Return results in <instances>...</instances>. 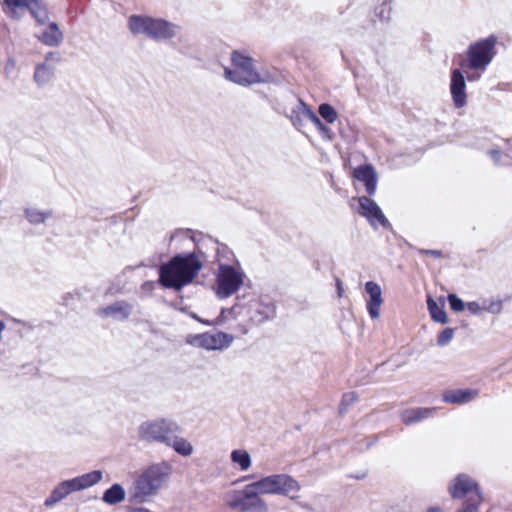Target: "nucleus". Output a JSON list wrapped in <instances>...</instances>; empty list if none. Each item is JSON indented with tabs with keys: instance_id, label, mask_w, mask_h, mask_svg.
I'll use <instances>...</instances> for the list:
<instances>
[{
	"instance_id": "f257e3e1",
	"label": "nucleus",
	"mask_w": 512,
	"mask_h": 512,
	"mask_svg": "<svg viewBox=\"0 0 512 512\" xmlns=\"http://www.w3.org/2000/svg\"><path fill=\"white\" fill-rule=\"evenodd\" d=\"M203 263L193 253H178L166 263L160 265L158 274L159 284L166 289L182 290L193 283Z\"/></svg>"
},
{
	"instance_id": "f03ea898",
	"label": "nucleus",
	"mask_w": 512,
	"mask_h": 512,
	"mask_svg": "<svg viewBox=\"0 0 512 512\" xmlns=\"http://www.w3.org/2000/svg\"><path fill=\"white\" fill-rule=\"evenodd\" d=\"M128 27L134 35H145L155 41L172 39L180 31V27L175 23L143 15H131L128 19Z\"/></svg>"
},
{
	"instance_id": "7ed1b4c3",
	"label": "nucleus",
	"mask_w": 512,
	"mask_h": 512,
	"mask_svg": "<svg viewBox=\"0 0 512 512\" xmlns=\"http://www.w3.org/2000/svg\"><path fill=\"white\" fill-rule=\"evenodd\" d=\"M172 467L167 462H161L149 466L141 473L133 484L130 500L134 503H142L149 496L157 493L165 478L170 475Z\"/></svg>"
},
{
	"instance_id": "20e7f679",
	"label": "nucleus",
	"mask_w": 512,
	"mask_h": 512,
	"mask_svg": "<svg viewBox=\"0 0 512 512\" xmlns=\"http://www.w3.org/2000/svg\"><path fill=\"white\" fill-rule=\"evenodd\" d=\"M233 68L225 69V77L229 81L242 86H250L256 83H268L273 81V76L260 74L253 68L252 59L242 52L234 51L231 55Z\"/></svg>"
},
{
	"instance_id": "39448f33",
	"label": "nucleus",
	"mask_w": 512,
	"mask_h": 512,
	"mask_svg": "<svg viewBox=\"0 0 512 512\" xmlns=\"http://www.w3.org/2000/svg\"><path fill=\"white\" fill-rule=\"evenodd\" d=\"M497 43L498 38L495 35L471 43L465 52V59L460 62V67L463 70H487L497 54Z\"/></svg>"
},
{
	"instance_id": "423d86ee",
	"label": "nucleus",
	"mask_w": 512,
	"mask_h": 512,
	"mask_svg": "<svg viewBox=\"0 0 512 512\" xmlns=\"http://www.w3.org/2000/svg\"><path fill=\"white\" fill-rule=\"evenodd\" d=\"M246 274L239 261L236 264L221 263L215 273V293L219 299L234 295L244 284Z\"/></svg>"
},
{
	"instance_id": "0eeeda50",
	"label": "nucleus",
	"mask_w": 512,
	"mask_h": 512,
	"mask_svg": "<svg viewBox=\"0 0 512 512\" xmlns=\"http://www.w3.org/2000/svg\"><path fill=\"white\" fill-rule=\"evenodd\" d=\"M181 432L180 425L173 419L157 418L142 422L138 427V436L148 443H160L166 445L171 434Z\"/></svg>"
},
{
	"instance_id": "6e6552de",
	"label": "nucleus",
	"mask_w": 512,
	"mask_h": 512,
	"mask_svg": "<svg viewBox=\"0 0 512 512\" xmlns=\"http://www.w3.org/2000/svg\"><path fill=\"white\" fill-rule=\"evenodd\" d=\"M102 478V471L94 470L89 473L77 476L75 478L62 481L58 486L55 487L51 495L45 500V505L47 507H52L53 505L67 497L70 493L92 487L99 483L102 480Z\"/></svg>"
},
{
	"instance_id": "1a4fd4ad",
	"label": "nucleus",
	"mask_w": 512,
	"mask_h": 512,
	"mask_svg": "<svg viewBox=\"0 0 512 512\" xmlns=\"http://www.w3.org/2000/svg\"><path fill=\"white\" fill-rule=\"evenodd\" d=\"M254 482L246 485L242 490L232 491L227 505L238 512H267L268 506L260 496Z\"/></svg>"
},
{
	"instance_id": "9d476101",
	"label": "nucleus",
	"mask_w": 512,
	"mask_h": 512,
	"mask_svg": "<svg viewBox=\"0 0 512 512\" xmlns=\"http://www.w3.org/2000/svg\"><path fill=\"white\" fill-rule=\"evenodd\" d=\"M452 499L474 498L476 502L484 501V494L478 481L467 473H458L447 485Z\"/></svg>"
},
{
	"instance_id": "9b49d317",
	"label": "nucleus",
	"mask_w": 512,
	"mask_h": 512,
	"mask_svg": "<svg viewBox=\"0 0 512 512\" xmlns=\"http://www.w3.org/2000/svg\"><path fill=\"white\" fill-rule=\"evenodd\" d=\"M260 494L289 496L300 490L299 483L288 474H273L254 482Z\"/></svg>"
},
{
	"instance_id": "f8f14e48",
	"label": "nucleus",
	"mask_w": 512,
	"mask_h": 512,
	"mask_svg": "<svg viewBox=\"0 0 512 512\" xmlns=\"http://www.w3.org/2000/svg\"><path fill=\"white\" fill-rule=\"evenodd\" d=\"M231 334L218 331L216 333L189 334L186 343L205 350H222L228 348L233 342Z\"/></svg>"
},
{
	"instance_id": "ddd939ff",
	"label": "nucleus",
	"mask_w": 512,
	"mask_h": 512,
	"mask_svg": "<svg viewBox=\"0 0 512 512\" xmlns=\"http://www.w3.org/2000/svg\"><path fill=\"white\" fill-rule=\"evenodd\" d=\"M358 204V213L366 218L373 228H377L379 225L384 228L391 226L378 204L370 197H358Z\"/></svg>"
},
{
	"instance_id": "4468645a",
	"label": "nucleus",
	"mask_w": 512,
	"mask_h": 512,
	"mask_svg": "<svg viewBox=\"0 0 512 512\" xmlns=\"http://www.w3.org/2000/svg\"><path fill=\"white\" fill-rule=\"evenodd\" d=\"M34 36L48 47H58L64 40V34L56 22L34 27Z\"/></svg>"
},
{
	"instance_id": "2eb2a0df",
	"label": "nucleus",
	"mask_w": 512,
	"mask_h": 512,
	"mask_svg": "<svg viewBox=\"0 0 512 512\" xmlns=\"http://www.w3.org/2000/svg\"><path fill=\"white\" fill-rule=\"evenodd\" d=\"M59 61L60 55L58 52H48L45 57V62L36 66L34 71V81L39 86H45L50 83L54 77L55 67Z\"/></svg>"
},
{
	"instance_id": "dca6fc26",
	"label": "nucleus",
	"mask_w": 512,
	"mask_h": 512,
	"mask_svg": "<svg viewBox=\"0 0 512 512\" xmlns=\"http://www.w3.org/2000/svg\"><path fill=\"white\" fill-rule=\"evenodd\" d=\"M450 78L452 100L457 108H462L467 103L466 80L462 68L453 69Z\"/></svg>"
},
{
	"instance_id": "f3484780",
	"label": "nucleus",
	"mask_w": 512,
	"mask_h": 512,
	"mask_svg": "<svg viewBox=\"0 0 512 512\" xmlns=\"http://www.w3.org/2000/svg\"><path fill=\"white\" fill-rule=\"evenodd\" d=\"M192 239L195 243V248L190 253L195 254L203 264L211 262L217 248V240L208 235H201Z\"/></svg>"
},
{
	"instance_id": "a211bd4d",
	"label": "nucleus",
	"mask_w": 512,
	"mask_h": 512,
	"mask_svg": "<svg viewBox=\"0 0 512 512\" xmlns=\"http://www.w3.org/2000/svg\"><path fill=\"white\" fill-rule=\"evenodd\" d=\"M365 291L369 295L366 303L367 311L372 319H377L380 316V308L383 303L382 289L378 283L368 281L365 284Z\"/></svg>"
},
{
	"instance_id": "6ab92c4d",
	"label": "nucleus",
	"mask_w": 512,
	"mask_h": 512,
	"mask_svg": "<svg viewBox=\"0 0 512 512\" xmlns=\"http://www.w3.org/2000/svg\"><path fill=\"white\" fill-rule=\"evenodd\" d=\"M353 176L360 182H363L365 185V190L369 196L375 194L377 189V173L374 167L371 164L361 165L357 167Z\"/></svg>"
},
{
	"instance_id": "aec40b11",
	"label": "nucleus",
	"mask_w": 512,
	"mask_h": 512,
	"mask_svg": "<svg viewBox=\"0 0 512 512\" xmlns=\"http://www.w3.org/2000/svg\"><path fill=\"white\" fill-rule=\"evenodd\" d=\"M251 319L261 324L275 317L276 308L271 302H263L262 300H254L250 304Z\"/></svg>"
},
{
	"instance_id": "412c9836",
	"label": "nucleus",
	"mask_w": 512,
	"mask_h": 512,
	"mask_svg": "<svg viewBox=\"0 0 512 512\" xmlns=\"http://www.w3.org/2000/svg\"><path fill=\"white\" fill-rule=\"evenodd\" d=\"M32 0H3V11L12 19H21L26 13H32Z\"/></svg>"
},
{
	"instance_id": "4be33fe9",
	"label": "nucleus",
	"mask_w": 512,
	"mask_h": 512,
	"mask_svg": "<svg viewBox=\"0 0 512 512\" xmlns=\"http://www.w3.org/2000/svg\"><path fill=\"white\" fill-rule=\"evenodd\" d=\"M132 310V305L122 300L106 306L101 310V313L106 317H111L118 321H124L130 317Z\"/></svg>"
},
{
	"instance_id": "5701e85b",
	"label": "nucleus",
	"mask_w": 512,
	"mask_h": 512,
	"mask_svg": "<svg viewBox=\"0 0 512 512\" xmlns=\"http://www.w3.org/2000/svg\"><path fill=\"white\" fill-rule=\"evenodd\" d=\"M437 411V408H409L401 412V420L406 425H412L421 422L431 416Z\"/></svg>"
},
{
	"instance_id": "b1692460",
	"label": "nucleus",
	"mask_w": 512,
	"mask_h": 512,
	"mask_svg": "<svg viewBox=\"0 0 512 512\" xmlns=\"http://www.w3.org/2000/svg\"><path fill=\"white\" fill-rule=\"evenodd\" d=\"M478 396L477 390L456 389L448 390L443 394V401L450 404H466Z\"/></svg>"
},
{
	"instance_id": "393cba45",
	"label": "nucleus",
	"mask_w": 512,
	"mask_h": 512,
	"mask_svg": "<svg viewBox=\"0 0 512 512\" xmlns=\"http://www.w3.org/2000/svg\"><path fill=\"white\" fill-rule=\"evenodd\" d=\"M166 446L172 448L176 453L184 457L192 455L194 451L193 445L178 434H171Z\"/></svg>"
},
{
	"instance_id": "a878e982",
	"label": "nucleus",
	"mask_w": 512,
	"mask_h": 512,
	"mask_svg": "<svg viewBox=\"0 0 512 512\" xmlns=\"http://www.w3.org/2000/svg\"><path fill=\"white\" fill-rule=\"evenodd\" d=\"M310 113L314 112L301 99H298V103L294 108H292L289 118L292 124L299 129L303 125L304 118L310 120Z\"/></svg>"
},
{
	"instance_id": "bb28decb",
	"label": "nucleus",
	"mask_w": 512,
	"mask_h": 512,
	"mask_svg": "<svg viewBox=\"0 0 512 512\" xmlns=\"http://www.w3.org/2000/svg\"><path fill=\"white\" fill-rule=\"evenodd\" d=\"M427 307L433 321L445 324L448 321L447 314L444 310V302L437 303L431 295H427Z\"/></svg>"
},
{
	"instance_id": "cd10ccee",
	"label": "nucleus",
	"mask_w": 512,
	"mask_h": 512,
	"mask_svg": "<svg viewBox=\"0 0 512 512\" xmlns=\"http://www.w3.org/2000/svg\"><path fill=\"white\" fill-rule=\"evenodd\" d=\"M126 492L122 485L115 483L106 489L102 495V500L109 505H116L125 500Z\"/></svg>"
},
{
	"instance_id": "c85d7f7f",
	"label": "nucleus",
	"mask_w": 512,
	"mask_h": 512,
	"mask_svg": "<svg viewBox=\"0 0 512 512\" xmlns=\"http://www.w3.org/2000/svg\"><path fill=\"white\" fill-rule=\"evenodd\" d=\"M236 261L233 251L227 245L217 240V248L211 262H216L219 266L221 263L236 264Z\"/></svg>"
},
{
	"instance_id": "c756f323",
	"label": "nucleus",
	"mask_w": 512,
	"mask_h": 512,
	"mask_svg": "<svg viewBox=\"0 0 512 512\" xmlns=\"http://www.w3.org/2000/svg\"><path fill=\"white\" fill-rule=\"evenodd\" d=\"M231 461L237 464L242 471H246L251 467L250 454L243 449H235L231 452Z\"/></svg>"
},
{
	"instance_id": "7c9ffc66",
	"label": "nucleus",
	"mask_w": 512,
	"mask_h": 512,
	"mask_svg": "<svg viewBox=\"0 0 512 512\" xmlns=\"http://www.w3.org/2000/svg\"><path fill=\"white\" fill-rule=\"evenodd\" d=\"M34 20H36L35 27L51 22L49 20L48 9L43 0H34Z\"/></svg>"
},
{
	"instance_id": "2f4dec72",
	"label": "nucleus",
	"mask_w": 512,
	"mask_h": 512,
	"mask_svg": "<svg viewBox=\"0 0 512 512\" xmlns=\"http://www.w3.org/2000/svg\"><path fill=\"white\" fill-rule=\"evenodd\" d=\"M310 121L316 126L323 139L332 140L334 133L326 126L315 113H310Z\"/></svg>"
},
{
	"instance_id": "473e14b6",
	"label": "nucleus",
	"mask_w": 512,
	"mask_h": 512,
	"mask_svg": "<svg viewBox=\"0 0 512 512\" xmlns=\"http://www.w3.org/2000/svg\"><path fill=\"white\" fill-rule=\"evenodd\" d=\"M318 112L328 123H334L337 119L336 110L328 103H322L318 108Z\"/></svg>"
},
{
	"instance_id": "72a5a7b5",
	"label": "nucleus",
	"mask_w": 512,
	"mask_h": 512,
	"mask_svg": "<svg viewBox=\"0 0 512 512\" xmlns=\"http://www.w3.org/2000/svg\"><path fill=\"white\" fill-rule=\"evenodd\" d=\"M391 5L388 2H383L375 8V14L381 21H388L391 17Z\"/></svg>"
},
{
	"instance_id": "f704fd0d",
	"label": "nucleus",
	"mask_w": 512,
	"mask_h": 512,
	"mask_svg": "<svg viewBox=\"0 0 512 512\" xmlns=\"http://www.w3.org/2000/svg\"><path fill=\"white\" fill-rule=\"evenodd\" d=\"M357 395L354 392L345 393L339 406V413L344 414L347 409L357 401Z\"/></svg>"
},
{
	"instance_id": "c9c22d12",
	"label": "nucleus",
	"mask_w": 512,
	"mask_h": 512,
	"mask_svg": "<svg viewBox=\"0 0 512 512\" xmlns=\"http://www.w3.org/2000/svg\"><path fill=\"white\" fill-rule=\"evenodd\" d=\"M4 73L8 79L16 80L19 76V70L16 61L9 58L6 62Z\"/></svg>"
},
{
	"instance_id": "e433bc0d",
	"label": "nucleus",
	"mask_w": 512,
	"mask_h": 512,
	"mask_svg": "<svg viewBox=\"0 0 512 512\" xmlns=\"http://www.w3.org/2000/svg\"><path fill=\"white\" fill-rule=\"evenodd\" d=\"M454 337V329L447 327L445 328L437 338V345L440 347L448 345Z\"/></svg>"
},
{
	"instance_id": "4c0bfd02",
	"label": "nucleus",
	"mask_w": 512,
	"mask_h": 512,
	"mask_svg": "<svg viewBox=\"0 0 512 512\" xmlns=\"http://www.w3.org/2000/svg\"><path fill=\"white\" fill-rule=\"evenodd\" d=\"M482 502H476L474 498H467L456 512H478Z\"/></svg>"
},
{
	"instance_id": "58836bf2",
	"label": "nucleus",
	"mask_w": 512,
	"mask_h": 512,
	"mask_svg": "<svg viewBox=\"0 0 512 512\" xmlns=\"http://www.w3.org/2000/svg\"><path fill=\"white\" fill-rule=\"evenodd\" d=\"M448 302H449V305H450V308L455 311V312H461L464 310L465 308V303L463 302L462 299H460L456 294H449L448 297Z\"/></svg>"
},
{
	"instance_id": "ea45409f",
	"label": "nucleus",
	"mask_w": 512,
	"mask_h": 512,
	"mask_svg": "<svg viewBox=\"0 0 512 512\" xmlns=\"http://www.w3.org/2000/svg\"><path fill=\"white\" fill-rule=\"evenodd\" d=\"M53 218V211L47 209L44 211H34V225L39 223H45L46 221Z\"/></svg>"
},
{
	"instance_id": "a19ab883",
	"label": "nucleus",
	"mask_w": 512,
	"mask_h": 512,
	"mask_svg": "<svg viewBox=\"0 0 512 512\" xmlns=\"http://www.w3.org/2000/svg\"><path fill=\"white\" fill-rule=\"evenodd\" d=\"M484 310H486L487 312L491 313V314H500L501 311H502V301L501 300H496V301H491L488 306H486L484 308Z\"/></svg>"
},
{
	"instance_id": "79ce46f5",
	"label": "nucleus",
	"mask_w": 512,
	"mask_h": 512,
	"mask_svg": "<svg viewBox=\"0 0 512 512\" xmlns=\"http://www.w3.org/2000/svg\"><path fill=\"white\" fill-rule=\"evenodd\" d=\"M487 154L491 157L495 166L501 165L502 152L499 149H490Z\"/></svg>"
},
{
	"instance_id": "37998d69",
	"label": "nucleus",
	"mask_w": 512,
	"mask_h": 512,
	"mask_svg": "<svg viewBox=\"0 0 512 512\" xmlns=\"http://www.w3.org/2000/svg\"><path fill=\"white\" fill-rule=\"evenodd\" d=\"M465 307H467L469 312L474 315H479L483 310V308L480 306V304L475 301L468 302L467 304H465Z\"/></svg>"
},
{
	"instance_id": "c03bdc74",
	"label": "nucleus",
	"mask_w": 512,
	"mask_h": 512,
	"mask_svg": "<svg viewBox=\"0 0 512 512\" xmlns=\"http://www.w3.org/2000/svg\"><path fill=\"white\" fill-rule=\"evenodd\" d=\"M471 72L467 73V80L469 82H475V81H478L481 79L482 77V74L486 71V70H470Z\"/></svg>"
},
{
	"instance_id": "a18cd8bd",
	"label": "nucleus",
	"mask_w": 512,
	"mask_h": 512,
	"mask_svg": "<svg viewBox=\"0 0 512 512\" xmlns=\"http://www.w3.org/2000/svg\"><path fill=\"white\" fill-rule=\"evenodd\" d=\"M420 254L431 255L435 258H441L443 256L442 251L435 249H419Z\"/></svg>"
},
{
	"instance_id": "49530a36",
	"label": "nucleus",
	"mask_w": 512,
	"mask_h": 512,
	"mask_svg": "<svg viewBox=\"0 0 512 512\" xmlns=\"http://www.w3.org/2000/svg\"><path fill=\"white\" fill-rule=\"evenodd\" d=\"M191 317H192L193 319H195L196 321H198V322H200V323H203V324H205V325H208V326L212 325V322H211V321H209V320H204V319L200 318V317H199L197 314H195V313H192V314H191Z\"/></svg>"
},
{
	"instance_id": "de8ad7c7",
	"label": "nucleus",
	"mask_w": 512,
	"mask_h": 512,
	"mask_svg": "<svg viewBox=\"0 0 512 512\" xmlns=\"http://www.w3.org/2000/svg\"><path fill=\"white\" fill-rule=\"evenodd\" d=\"M129 512H151V511L146 507H133L129 510Z\"/></svg>"
},
{
	"instance_id": "09e8293b",
	"label": "nucleus",
	"mask_w": 512,
	"mask_h": 512,
	"mask_svg": "<svg viewBox=\"0 0 512 512\" xmlns=\"http://www.w3.org/2000/svg\"><path fill=\"white\" fill-rule=\"evenodd\" d=\"M344 292V289L342 287V282L340 280H337V293L339 297H342Z\"/></svg>"
},
{
	"instance_id": "8fccbe9b",
	"label": "nucleus",
	"mask_w": 512,
	"mask_h": 512,
	"mask_svg": "<svg viewBox=\"0 0 512 512\" xmlns=\"http://www.w3.org/2000/svg\"><path fill=\"white\" fill-rule=\"evenodd\" d=\"M426 512H442V508L440 506H431Z\"/></svg>"
},
{
	"instance_id": "3c124183",
	"label": "nucleus",
	"mask_w": 512,
	"mask_h": 512,
	"mask_svg": "<svg viewBox=\"0 0 512 512\" xmlns=\"http://www.w3.org/2000/svg\"><path fill=\"white\" fill-rule=\"evenodd\" d=\"M25 214H26L27 219L30 222H32L31 215H30V209L29 208L25 209Z\"/></svg>"
},
{
	"instance_id": "603ef678",
	"label": "nucleus",
	"mask_w": 512,
	"mask_h": 512,
	"mask_svg": "<svg viewBox=\"0 0 512 512\" xmlns=\"http://www.w3.org/2000/svg\"><path fill=\"white\" fill-rule=\"evenodd\" d=\"M250 478H252V476H244L242 479L243 480H247V479H250Z\"/></svg>"
},
{
	"instance_id": "864d4df0",
	"label": "nucleus",
	"mask_w": 512,
	"mask_h": 512,
	"mask_svg": "<svg viewBox=\"0 0 512 512\" xmlns=\"http://www.w3.org/2000/svg\"><path fill=\"white\" fill-rule=\"evenodd\" d=\"M364 477H365V475H364V474H363V475H361V476H356V478H357V479H362V478H364Z\"/></svg>"
}]
</instances>
